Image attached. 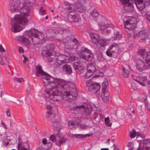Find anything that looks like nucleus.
Returning <instances> with one entry per match:
<instances>
[{"mask_svg": "<svg viewBox=\"0 0 150 150\" xmlns=\"http://www.w3.org/2000/svg\"><path fill=\"white\" fill-rule=\"evenodd\" d=\"M36 75L39 76L41 75L43 79V81L45 85L50 83L52 88L47 89L45 90V95L47 98L54 101L59 100L61 97L58 95L60 92L63 96L64 99L70 101L76 99L78 95L76 88L74 87L72 89L71 85H74L71 83H67L64 80L57 78H54L43 70L42 67L39 65L35 67Z\"/></svg>", "mask_w": 150, "mask_h": 150, "instance_id": "obj_1", "label": "nucleus"}, {"mask_svg": "<svg viewBox=\"0 0 150 150\" xmlns=\"http://www.w3.org/2000/svg\"><path fill=\"white\" fill-rule=\"evenodd\" d=\"M30 11L28 6H22L20 11V15L17 14L14 16L13 23L11 24V31L14 33L20 32L28 23L26 16H29Z\"/></svg>", "mask_w": 150, "mask_h": 150, "instance_id": "obj_2", "label": "nucleus"}, {"mask_svg": "<svg viewBox=\"0 0 150 150\" xmlns=\"http://www.w3.org/2000/svg\"><path fill=\"white\" fill-rule=\"evenodd\" d=\"M24 35L31 38L32 42L34 45L38 44L42 40H44V35L43 33H40L35 29H32L28 31H25L24 33Z\"/></svg>", "mask_w": 150, "mask_h": 150, "instance_id": "obj_3", "label": "nucleus"}, {"mask_svg": "<svg viewBox=\"0 0 150 150\" xmlns=\"http://www.w3.org/2000/svg\"><path fill=\"white\" fill-rule=\"evenodd\" d=\"M123 20L124 23V26L125 30L127 32H128L127 30L130 31L134 29L135 30H136L135 24L136 19L135 17L127 16Z\"/></svg>", "mask_w": 150, "mask_h": 150, "instance_id": "obj_4", "label": "nucleus"}, {"mask_svg": "<svg viewBox=\"0 0 150 150\" xmlns=\"http://www.w3.org/2000/svg\"><path fill=\"white\" fill-rule=\"evenodd\" d=\"M86 86L88 88V90L91 92H94L97 96H100V85L93 81L91 79L86 81Z\"/></svg>", "mask_w": 150, "mask_h": 150, "instance_id": "obj_5", "label": "nucleus"}, {"mask_svg": "<svg viewBox=\"0 0 150 150\" xmlns=\"http://www.w3.org/2000/svg\"><path fill=\"white\" fill-rule=\"evenodd\" d=\"M119 47L116 43H113L106 52V54L109 57L113 55L117 57L119 55Z\"/></svg>", "mask_w": 150, "mask_h": 150, "instance_id": "obj_6", "label": "nucleus"}, {"mask_svg": "<svg viewBox=\"0 0 150 150\" xmlns=\"http://www.w3.org/2000/svg\"><path fill=\"white\" fill-rule=\"evenodd\" d=\"M65 46H68V48L76 49L78 45V40L74 38L72 40L69 37L67 36L66 38L63 39Z\"/></svg>", "mask_w": 150, "mask_h": 150, "instance_id": "obj_7", "label": "nucleus"}, {"mask_svg": "<svg viewBox=\"0 0 150 150\" xmlns=\"http://www.w3.org/2000/svg\"><path fill=\"white\" fill-rule=\"evenodd\" d=\"M70 110H75L77 109H83V110L82 114L84 115H87L90 114L92 111V108L90 105H82L79 106H76V107H73V108H70Z\"/></svg>", "mask_w": 150, "mask_h": 150, "instance_id": "obj_8", "label": "nucleus"}, {"mask_svg": "<svg viewBox=\"0 0 150 150\" xmlns=\"http://www.w3.org/2000/svg\"><path fill=\"white\" fill-rule=\"evenodd\" d=\"M113 25L108 20L102 22L101 24L100 30L102 33L108 34L110 32V29L113 28Z\"/></svg>", "mask_w": 150, "mask_h": 150, "instance_id": "obj_9", "label": "nucleus"}, {"mask_svg": "<svg viewBox=\"0 0 150 150\" xmlns=\"http://www.w3.org/2000/svg\"><path fill=\"white\" fill-rule=\"evenodd\" d=\"M137 69L139 71H142L146 69L150 68V67L142 59H138L136 62V65Z\"/></svg>", "mask_w": 150, "mask_h": 150, "instance_id": "obj_10", "label": "nucleus"}, {"mask_svg": "<svg viewBox=\"0 0 150 150\" xmlns=\"http://www.w3.org/2000/svg\"><path fill=\"white\" fill-rule=\"evenodd\" d=\"M23 0H11L10 4L11 5V11L12 13L17 12L20 6L22 5Z\"/></svg>", "mask_w": 150, "mask_h": 150, "instance_id": "obj_11", "label": "nucleus"}, {"mask_svg": "<svg viewBox=\"0 0 150 150\" xmlns=\"http://www.w3.org/2000/svg\"><path fill=\"white\" fill-rule=\"evenodd\" d=\"M91 52L88 49L82 47L78 53V55L81 58L86 60H89L91 58V55L90 54Z\"/></svg>", "mask_w": 150, "mask_h": 150, "instance_id": "obj_12", "label": "nucleus"}, {"mask_svg": "<svg viewBox=\"0 0 150 150\" xmlns=\"http://www.w3.org/2000/svg\"><path fill=\"white\" fill-rule=\"evenodd\" d=\"M133 3L132 0H123L122 2L123 4L125 5V9L128 12H132L134 11Z\"/></svg>", "mask_w": 150, "mask_h": 150, "instance_id": "obj_13", "label": "nucleus"}, {"mask_svg": "<svg viewBox=\"0 0 150 150\" xmlns=\"http://www.w3.org/2000/svg\"><path fill=\"white\" fill-rule=\"evenodd\" d=\"M134 37L138 36L142 40H145L148 38V32L147 30H142L140 32H133Z\"/></svg>", "mask_w": 150, "mask_h": 150, "instance_id": "obj_14", "label": "nucleus"}, {"mask_svg": "<svg viewBox=\"0 0 150 150\" xmlns=\"http://www.w3.org/2000/svg\"><path fill=\"white\" fill-rule=\"evenodd\" d=\"M69 61V57L63 54L59 55L57 59V62L59 65L68 63Z\"/></svg>", "mask_w": 150, "mask_h": 150, "instance_id": "obj_15", "label": "nucleus"}, {"mask_svg": "<svg viewBox=\"0 0 150 150\" xmlns=\"http://www.w3.org/2000/svg\"><path fill=\"white\" fill-rule=\"evenodd\" d=\"M68 19L71 22L79 23L81 20V17L79 15L76 13L73 14V13H71L69 15Z\"/></svg>", "mask_w": 150, "mask_h": 150, "instance_id": "obj_16", "label": "nucleus"}, {"mask_svg": "<svg viewBox=\"0 0 150 150\" xmlns=\"http://www.w3.org/2000/svg\"><path fill=\"white\" fill-rule=\"evenodd\" d=\"M42 143L41 146L37 148L38 150H42V149L48 150L50 149L52 146V143L50 142H47L46 139H44L42 140Z\"/></svg>", "mask_w": 150, "mask_h": 150, "instance_id": "obj_17", "label": "nucleus"}, {"mask_svg": "<svg viewBox=\"0 0 150 150\" xmlns=\"http://www.w3.org/2000/svg\"><path fill=\"white\" fill-rule=\"evenodd\" d=\"M84 64L83 62L81 61L80 62L79 61H76L74 63V69L76 72L80 75H81V70L84 67L83 65Z\"/></svg>", "mask_w": 150, "mask_h": 150, "instance_id": "obj_18", "label": "nucleus"}, {"mask_svg": "<svg viewBox=\"0 0 150 150\" xmlns=\"http://www.w3.org/2000/svg\"><path fill=\"white\" fill-rule=\"evenodd\" d=\"M109 95L108 90L105 89L102 90L101 96L103 101L104 102H106L108 101Z\"/></svg>", "mask_w": 150, "mask_h": 150, "instance_id": "obj_19", "label": "nucleus"}, {"mask_svg": "<svg viewBox=\"0 0 150 150\" xmlns=\"http://www.w3.org/2000/svg\"><path fill=\"white\" fill-rule=\"evenodd\" d=\"M134 3L137 7L140 10H142L145 7V4L142 0H134Z\"/></svg>", "mask_w": 150, "mask_h": 150, "instance_id": "obj_20", "label": "nucleus"}, {"mask_svg": "<svg viewBox=\"0 0 150 150\" xmlns=\"http://www.w3.org/2000/svg\"><path fill=\"white\" fill-rule=\"evenodd\" d=\"M25 36L23 34V36L19 37V40L23 43L26 46H28L30 45V42H29L28 39L25 37Z\"/></svg>", "mask_w": 150, "mask_h": 150, "instance_id": "obj_21", "label": "nucleus"}, {"mask_svg": "<svg viewBox=\"0 0 150 150\" xmlns=\"http://www.w3.org/2000/svg\"><path fill=\"white\" fill-rule=\"evenodd\" d=\"M91 41L95 44H97L99 40V37L98 35L96 33H93L91 34Z\"/></svg>", "mask_w": 150, "mask_h": 150, "instance_id": "obj_22", "label": "nucleus"}, {"mask_svg": "<svg viewBox=\"0 0 150 150\" xmlns=\"http://www.w3.org/2000/svg\"><path fill=\"white\" fill-rule=\"evenodd\" d=\"M75 9L76 11L82 12L85 10V8L82 3L78 2L76 4Z\"/></svg>", "mask_w": 150, "mask_h": 150, "instance_id": "obj_23", "label": "nucleus"}, {"mask_svg": "<svg viewBox=\"0 0 150 150\" xmlns=\"http://www.w3.org/2000/svg\"><path fill=\"white\" fill-rule=\"evenodd\" d=\"M62 71L65 73L67 74H70L72 73V70L71 67L67 64H65L62 69Z\"/></svg>", "mask_w": 150, "mask_h": 150, "instance_id": "obj_24", "label": "nucleus"}, {"mask_svg": "<svg viewBox=\"0 0 150 150\" xmlns=\"http://www.w3.org/2000/svg\"><path fill=\"white\" fill-rule=\"evenodd\" d=\"M137 135V137H141L143 138L144 136L138 132H136L134 129H133L132 132H130L129 136L131 138L134 137Z\"/></svg>", "mask_w": 150, "mask_h": 150, "instance_id": "obj_25", "label": "nucleus"}, {"mask_svg": "<svg viewBox=\"0 0 150 150\" xmlns=\"http://www.w3.org/2000/svg\"><path fill=\"white\" fill-rule=\"evenodd\" d=\"M29 145L28 143L25 142L18 144V150H28Z\"/></svg>", "mask_w": 150, "mask_h": 150, "instance_id": "obj_26", "label": "nucleus"}, {"mask_svg": "<svg viewBox=\"0 0 150 150\" xmlns=\"http://www.w3.org/2000/svg\"><path fill=\"white\" fill-rule=\"evenodd\" d=\"M47 110L46 117L47 118L51 117L54 116V115L52 113V108L50 105H47L46 107Z\"/></svg>", "mask_w": 150, "mask_h": 150, "instance_id": "obj_27", "label": "nucleus"}, {"mask_svg": "<svg viewBox=\"0 0 150 150\" xmlns=\"http://www.w3.org/2000/svg\"><path fill=\"white\" fill-rule=\"evenodd\" d=\"M67 140L66 138L64 137H59L57 136L56 140V143L57 145L60 146L61 144L64 143Z\"/></svg>", "mask_w": 150, "mask_h": 150, "instance_id": "obj_28", "label": "nucleus"}, {"mask_svg": "<svg viewBox=\"0 0 150 150\" xmlns=\"http://www.w3.org/2000/svg\"><path fill=\"white\" fill-rule=\"evenodd\" d=\"M42 54L43 56H46L48 59V61L49 62H51L53 60V57H52V54L50 53L49 51H44L43 52Z\"/></svg>", "mask_w": 150, "mask_h": 150, "instance_id": "obj_29", "label": "nucleus"}, {"mask_svg": "<svg viewBox=\"0 0 150 150\" xmlns=\"http://www.w3.org/2000/svg\"><path fill=\"white\" fill-rule=\"evenodd\" d=\"M143 60L148 64V66L150 67V52H148L145 54V56H143Z\"/></svg>", "mask_w": 150, "mask_h": 150, "instance_id": "obj_30", "label": "nucleus"}, {"mask_svg": "<svg viewBox=\"0 0 150 150\" xmlns=\"http://www.w3.org/2000/svg\"><path fill=\"white\" fill-rule=\"evenodd\" d=\"M50 122L54 127H57L59 126V123L57 121L54 116L51 117Z\"/></svg>", "mask_w": 150, "mask_h": 150, "instance_id": "obj_31", "label": "nucleus"}, {"mask_svg": "<svg viewBox=\"0 0 150 150\" xmlns=\"http://www.w3.org/2000/svg\"><path fill=\"white\" fill-rule=\"evenodd\" d=\"M98 43L102 47H104L106 46L108 43L107 40L103 39L100 40Z\"/></svg>", "mask_w": 150, "mask_h": 150, "instance_id": "obj_32", "label": "nucleus"}, {"mask_svg": "<svg viewBox=\"0 0 150 150\" xmlns=\"http://www.w3.org/2000/svg\"><path fill=\"white\" fill-rule=\"evenodd\" d=\"M86 136H89L88 134L83 135L81 134H73L72 135V137L73 138L79 139L85 138Z\"/></svg>", "mask_w": 150, "mask_h": 150, "instance_id": "obj_33", "label": "nucleus"}, {"mask_svg": "<svg viewBox=\"0 0 150 150\" xmlns=\"http://www.w3.org/2000/svg\"><path fill=\"white\" fill-rule=\"evenodd\" d=\"M54 33V30L52 29H50L46 32V36L47 38H51L53 36Z\"/></svg>", "mask_w": 150, "mask_h": 150, "instance_id": "obj_34", "label": "nucleus"}, {"mask_svg": "<svg viewBox=\"0 0 150 150\" xmlns=\"http://www.w3.org/2000/svg\"><path fill=\"white\" fill-rule=\"evenodd\" d=\"M145 49H141L139 50L138 51V54L140 55L143 58V56H145V54L147 53Z\"/></svg>", "mask_w": 150, "mask_h": 150, "instance_id": "obj_35", "label": "nucleus"}, {"mask_svg": "<svg viewBox=\"0 0 150 150\" xmlns=\"http://www.w3.org/2000/svg\"><path fill=\"white\" fill-rule=\"evenodd\" d=\"M144 147L147 148V146H150V139H146L143 140Z\"/></svg>", "mask_w": 150, "mask_h": 150, "instance_id": "obj_36", "label": "nucleus"}, {"mask_svg": "<svg viewBox=\"0 0 150 150\" xmlns=\"http://www.w3.org/2000/svg\"><path fill=\"white\" fill-rule=\"evenodd\" d=\"M91 16L93 18L97 17L98 16V12L96 9H93L91 13Z\"/></svg>", "mask_w": 150, "mask_h": 150, "instance_id": "obj_37", "label": "nucleus"}, {"mask_svg": "<svg viewBox=\"0 0 150 150\" xmlns=\"http://www.w3.org/2000/svg\"><path fill=\"white\" fill-rule=\"evenodd\" d=\"M87 69L88 71H91L92 73H94L96 71L95 67L92 65H89L87 67Z\"/></svg>", "mask_w": 150, "mask_h": 150, "instance_id": "obj_38", "label": "nucleus"}, {"mask_svg": "<svg viewBox=\"0 0 150 150\" xmlns=\"http://www.w3.org/2000/svg\"><path fill=\"white\" fill-rule=\"evenodd\" d=\"M122 35L120 34L119 32H117L115 34L114 36L112 37V38H113L114 40H120L122 38Z\"/></svg>", "mask_w": 150, "mask_h": 150, "instance_id": "obj_39", "label": "nucleus"}, {"mask_svg": "<svg viewBox=\"0 0 150 150\" xmlns=\"http://www.w3.org/2000/svg\"><path fill=\"white\" fill-rule=\"evenodd\" d=\"M93 73L91 71H88L87 69V71L86 70V72L84 76V79L86 80V78H89L92 75Z\"/></svg>", "mask_w": 150, "mask_h": 150, "instance_id": "obj_40", "label": "nucleus"}, {"mask_svg": "<svg viewBox=\"0 0 150 150\" xmlns=\"http://www.w3.org/2000/svg\"><path fill=\"white\" fill-rule=\"evenodd\" d=\"M108 86V82L107 80L104 81L102 83V89H105V90H107V88Z\"/></svg>", "mask_w": 150, "mask_h": 150, "instance_id": "obj_41", "label": "nucleus"}, {"mask_svg": "<svg viewBox=\"0 0 150 150\" xmlns=\"http://www.w3.org/2000/svg\"><path fill=\"white\" fill-rule=\"evenodd\" d=\"M105 125L108 127H111L112 125V123L110 122L109 117H108L105 119Z\"/></svg>", "mask_w": 150, "mask_h": 150, "instance_id": "obj_42", "label": "nucleus"}, {"mask_svg": "<svg viewBox=\"0 0 150 150\" xmlns=\"http://www.w3.org/2000/svg\"><path fill=\"white\" fill-rule=\"evenodd\" d=\"M123 76L126 78L127 77L129 74V72L127 69H125L124 67L123 68Z\"/></svg>", "mask_w": 150, "mask_h": 150, "instance_id": "obj_43", "label": "nucleus"}, {"mask_svg": "<svg viewBox=\"0 0 150 150\" xmlns=\"http://www.w3.org/2000/svg\"><path fill=\"white\" fill-rule=\"evenodd\" d=\"M76 123L74 122L70 121L68 123V126L70 129H72L74 127Z\"/></svg>", "mask_w": 150, "mask_h": 150, "instance_id": "obj_44", "label": "nucleus"}, {"mask_svg": "<svg viewBox=\"0 0 150 150\" xmlns=\"http://www.w3.org/2000/svg\"><path fill=\"white\" fill-rule=\"evenodd\" d=\"M142 16L145 17L147 20L150 22V13L148 15L147 13L144 12L142 13Z\"/></svg>", "mask_w": 150, "mask_h": 150, "instance_id": "obj_45", "label": "nucleus"}, {"mask_svg": "<svg viewBox=\"0 0 150 150\" xmlns=\"http://www.w3.org/2000/svg\"><path fill=\"white\" fill-rule=\"evenodd\" d=\"M39 13L41 15H44L45 14V10L42 7H41L39 9Z\"/></svg>", "mask_w": 150, "mask_h": 150, "instance_id": "obj_46", "label": "nucleus"}, {"mask_svg": "<svg viewBox=\"0 0 150 150\" xmlns=\"http://www.w3.org/2000/svg\"><path fill=\"white\" fill-rule=\"evenodd\" d=\"M14 80L16 82L20 83L21 82L24 81V79L23 78H15Z\"/></svg>", "mask_w": 150, "mask_h": 150, "instance_id": "obj_47", "label": "nucleus"}, {"mask_svg": "<svg viewBox=\"0 0 150 150\" xmlns=\"http://www.w3.org/2000/svg\"><path fill=\"white\" fill-rule=\"evenodd\" d=\"M79 127L80 128L82 129H86L88 127V125L83 124H80Z\"/></svg>", "mask_w": 150, "mask_h": 150, "instance_id": "obj_48", "label": "nucleus"}, {"mask_svg": "<svg viewBox=\"0 0 150 150\" xmlns=\"http://www.w3.org/2000/svg\"><path fill=\"white\" fill-rule=\"evenodd\" d=\"M131 87L134 90H136L137 89V86L134 82H132L131 84Z\"/></svg>", "mask_w": 150, "mask_h": 150, "instance_id": "obj_49", "label": "nucleus"}, {"mask_svg": "<svg viewBox=\"0 0 150 150\" xmlns=\"http://www.w3.org/2000/svg\"><path fill=\"white\" fill-rule=\"evenodd\" d=\"M57 138V137H56L54 135H52L50 137V140L52 142H54L56 141Z\"/></svg>", "mask_w": 150, "mask_h": 150, "instance_id": "obj_50", "label": "nucleus"}, {"mask_svg": "<svg viewBox=\"0 0 150 150\" xmlns=\"http://www.w3.org/2000/svg\"><path fill=\"white\" fill-rule=\"evenodd\" d=\"M81 75H80L84 77L86 72V69H85L83 67V69L81 70Z\"/></svg>", "mask_w": 150, "mask_h": 150, "instance_id": "obj_51", "label": "nucleus"}, {"mask_svg": "<svg viewBox=\"0 0 150 150\" xmlns=\"http://www.w3.org/2000/svg\"><path fill=\"white\" fill-rule=\"evenodd\" d=\"M144 103L147 106L148 110L150 111V102H147L145 101L144 102Z\"/></svg>", "mask_w": 150, "mask_h": 150, "instance_id": "obj_52", "label": "nucleus"}, {"mask_svg": "<svg viewBox=\"0 0 150 150\" xmlns=\"http://www.w3.org/2000/svg\"><path fill=\"white\" fill-rule=\"evenodd\" d=\"M134 80L136 81H137L138 83H139L142 86H145V84L144 83L142 82H140L139 81H140V80H138L137 79H134Z\"/></svg>", "mask_w": 150, "mask_h": 150, "instance_id": "obj_53", "label": "nucleus"}, {"mask_svg": "<svg viewBox=\"0 0 150 150\" xmlns=\"http://www.w3.org/2000/svg\"><path fill=\"white\" fill-rule=\"evenodd\" d=\"M147 96L145 93H143L142 94V97L144 100L146 101V100L147 98Z\"/></svg>", "mask_w": 150, "mask_h": 150, "instance_id": "obj_54", "label": "nucleus"}, {"mask_svg": "<svg viewBox=\"0 0 150 150\" xmlns=\"http://www.w3.org/2000/svg\"><path fill=\"white\" fill-rule=\"evenodd\" d=\"M23 56L24 57V59L23 60V62L24 63H25L28 60V59L24 55H23Z\"/></svg>", "mask_w": 150, "mask_h": 150, "instance_id": "obj_55", "label": "nucleus"}, {"mask_svg": "<svg viewBox=\"0 0 150 150\" xmlns=\"http://www.w3.org/2000/svg\"><path fill=\"white\" fill-rule=\"evenodd\" d=\"M142 1L145 4V5H148L149 3V0H142Z\"/></svg>", "mask_w": 150, "mask_h": 150, "instance_id": "obj_56", "label": "nucleus"}, {"mask_svg": "<svg viewBox=\"0 0 150 150\" xmlns=\"http://www.w3.org/2000/svg\"><path fill=\"white\" fill-rule=\"evenodd\" d=\"M5 63L2 60V58L0 56V64L1 65L4 64Z\"/></svg>", "mask_w": 150, "mask_h": 150, "instance_id": "obj_57", "label": "nucleus"}, {"mask_svg": "<svg viewBox=\"0 0 150 150\" xmlns=\"http://www.w3.org/2000/svg\"><path fill=\"white\" fill-rule=\"evenodd\" d=\"M0 51L1 52H4L5 51L1 45H0Z\"/></svg>", "mask_w": 150, "mask_h": 150, "instance_id": "obj_58", "label": "nucleus"}, {"mask_svg": "<svg viewBox=\"0 0 150 150\" xmlns=\"http://www.w3.org/2000/svg\"><path fill=\"white\" fill-rule=\"evenodd\" d=\"M19 51L20 53H23V48L21 47H19Z\"/></svg>", "mask_w": 150, "mask_h": 150, "instance_id": "obj_59", "label": "nucleus"}, {"mask_svg": "<svg viewBox=\"0 0 150 150\" xmlns=\"http://www.w3.org/2000/svg\"><path fill=\"white\" fill-rule=\"evenodd\" d=\"M6 115L8 117H10L11 116V112L9 110H7L6 111Z\"/></svg>", "mask_w": 150, "mask_h": 150, "instance_id": "obj_60", "label": "nucleus"}, {"mask_svg": "<svg viewBox=\"0 0 150 150\" xmlns=\"http://www.w3.org/2000/svg\"><path fill=\"white\" fill-rule=\"evenodd\" d=\"M132 142H128L127 144V146L129 147H130L132 145Z\"/></svg>", "mask_w": 150, "mask_h": 150, "instance_id": "obj_61", "label": "nucleus"}, {"mask_svg": "<svg viewBox=\"0 0 150 150\" xmlns=\"http://www.w3.org/2000/svg\"><path fill=\"white\" fill-rule=\"evenodd\" d=\"M142 81H146V79H147V78L146 77L144 76L143 77H142V78H141V79H142Z\"/></svg>", "mask_w": 150, "mask_h": 150, "instance_id": "obj_62", "label": "nucleus"}, {"mask_svg": "<svg viewBox=\"0 0 150 150\" xmlns=\"http://www.w3.org/2000/svg\"><path fill=\"white\" fill-rule=\"evenodd\" d=\"M2 56L3 57H4L6 59H7L8 58V57L6 53L2 54Z\"/></svg>", "mask_w": 150, "mask_h": 150, "instance_id": "obj_63", "label": "nucleus"}, {"mask_svg": "<svg viewBox=\"0 0 150 150\" xmlns=\"http://www.w3.org/2000/svg\"><path fill=\"white\" fill-rule=\"evenodd\" d=\"M1 125H2L4 127L5 129H7V127L6 126V125L4 122H2V121H1Z\"/></svg>", "mask_w": 150, "mask_h": 150, "instance_id": "obj_64", "label": "nucleus"}]
</instances>
